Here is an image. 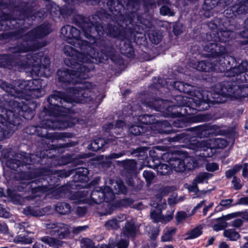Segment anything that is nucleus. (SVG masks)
Here are the masks:
<instances>
[{
    "mask_svg": "<svg viewBox=\"0 0 248 248\" xmlns=\"http://www.w3.org/2000/svg\"><path fill=\"white\" fill-rule=\"evenodd\" d=\"M68 66L72 69L59 70L57 72L58 80L62 82L72 83L77 84L70 87L66 94L58 93L50 95L48 102L50 105L49 111L51 117L43 121V126L49 129H62L72 126L74 122L69 121L65 116L69 113L70 108L72 107V102L84 103L85 98L91 95L93 85L89 82H82V79L89 77L88 73L91 68L86 64L74 62Z\"/></svg>",
    "mask_w": 248,
    "mask_h": 248,
    "instance_id": "f257e3e1",
    "label": "nucleus"
},
{
    "mask_svg": "<svg viewBox=\"0 0 248 248\" xmlns=\"http://www.w3.org/2000/svg\"><path fill=\"white\" fill-rule=\"evenodd\" d=\"M42 80L40 79L31 80L15 81L14 85L6 82H2L1 87L7 94L4 95L5 108L0 106V140L11 136L15 129V126L19 124L18 116L21 111H26L27 106L23 105V101L19 102L11 99L8 100L10 96L12 97L25 98L29 97L39 98L45 93L42 88Z\"/></svg>",
    "mask_w": 248,
    "mask_h": 248,
    "instance_id": "f03ea898",
    "label": "nucleus"
},
{
    "mask_svg": "<svg viewBox=\"0 0 248 248\" xmlns=\"http://www.w3.org/2000/svg\"><path fill=\"white\" fill-rule=\"evenodd\" d=\"M51 31L49 25L44 24L33 29L30 32L23 36L25 42L23 44L24 47L10 48L11 52L14 53L13 60L7 59V56L3 57L5 60L1 66L7 67L11 68V67L18 66L23 67L25 69H29L28 71L32 75H39L41 69L43 68L46 69L47 65L50 64V60L47 58H44V61L46 64H41V59L38 54L32 55L28 54L27 57L22 56L19 53L29 50H33L39 48L42 46L35 44V41L37 38L43 37Z\"/></svg>",
    "mask_w": 248,
    "mask_h": 248,
    "instance_id": "7ed1b4c3",
    "label": "nucleus"
},
{
    "mask_svg": "<svg viewBox=\"0 0 248 248\" xmlns=\"http://www.w3.org/2000/svg\"><path fill=\"white\" fill-rule=\"evenodd\" d=\"M215 95L217 97H214V100H211L208 96L207 93L203 92L201 93L197 92L194 94L190 95V96L178 95L176 96V100L178 102V106L185 107L181 108V113L184 111L186 116L179 118L173 122V125L177 127H183L186 125V123H197L205 121L206 117L203 114H198L197 115H191L194 110L200 111L207 109L209 107V102H212L217 103H223L225 99L223 97L222 99L220 94H216Z\"/></svg>",
    "mask_w": 248,
    "mask_h": 248,
    "instance_id": "20e7f679",
    "label": "nucleus"
},
{
    "mask_svg": "<svg viewBox=\"0 0 248 248\" xmlns=\"http://www.w3.org/2000/svg\"><path fill=\"white\" fill-rule=\"evenodd\" d=\"M109 184L110 187L106 186L103 189L101 187H95L90 194V200L85 197L87 193L85 190L78 192L77 195L78 196H81V198L79 200V202L91 204H99L104 201L108 202L114 199V193L125 194L127 191L125 186L121 180L116 181L110 180Z\"/></svg>",
    "mask_w": 248,
    "mask_h": 248,
    "instance_id": "39448f33",
    "label": "nucleus"
},
{
    "mask_svg": "<svg viewBox=\"0 0 248 248\" xmlns=\"http://www.w3.org/2000/svg\"><path fill=\"white\" fill-rule=\"evenodd\" d=\"M77 47H78L80 51L73 49L69 45H66L63 48V52L69 58L65 59L64 62L67 65L69 62L74 63V62H79L83 65L89 62H101L102 60L107 59V56L105 54H100L98 52L95 53L94 49L92 46H89L87 41H83V49H82L77 43L72 44Z\"/></svg>",
    "mask_w": 248,
    "mask_h": 248,
    "instance_id": "423d86ee",
    "label": "nucleus"
},
{
    "mask_svg": "<svg viewBox=\"0 0 248 248\" xmlns=\"http://www.w3.org/2000/svg\"><path fill=\"white\" fill-rule=\"evenodd\" d=\"M204 49L210 53L212 58L207 61H201L196 63H191L192 66L200 71L210 72L218 71V60L225 53V48L219 43H209L204 46Z\"/></svg>",
    "mask_w": 248,
    "mask_h": 248,
    "instance_id": "0eeeda50",
    "label": "nucleus"
},
{
    "mask_svg": "<svg viewBox=\"0 0 248 248\" xmlns=\"http://www.w3.org/2000/svg\"><path fill=\"white\" fill-rule=\"evenodd\" d=\"M170 188L168 187H163L159 191V194L153 198L151 202V205L155 209H152L150 213L151 218L155 222L166 223L172 219L173 217V211L165 216L161 214L162 209L166 208L167 205L166 201L163 199L162 197L166 196L169 192Z\"/></svg>",
    "mask_w": 248,
    "mask_h": 248,
    "instance_id": "6e6552de",
    "label": "nucleus"
},
{
    "mask_svg": "<svg viewBox=\"0 0 248 248\" xmlns=\"http://www.w3.org/2000/svg\"><path fill=\"white\" fill-rule=\"evenodd\" d=\"M228 145L227 141L223 139L216 138L208 139L201 141H195L191 145V148L196 152L203 151L198 155L203 157H210L211 155L208 152L212 149L224 148Z\"/></svg>",
    "mask_w": 248,
    "mask_h": 248,
    "instance_id": "1a4fd4ad",
    "label": "nucleus"
},
{
    "mask_svg": "<svg viewBox=\"0 0 248 248\" xmlns=\"http://www.w3.org/2000/svg\"><path fill=\"white\" fill-rule=\"evenodd\" d=\"M61 35L63 36L70 44L77 43L83 49V40L79 38L80 32L76 28L70 25L63 27L61 30Z\"/></svg>",
    "mask_w": 248,
    "mask_h": 248,
    "instance_id": "9d476101",
    "label": "nucleus"
},
{
    "mask_svg": "<svg viewBox=\"0 0 248 248\" xmlns=\"http://www.w3.org/2000/svg\"><path fill=\"white\" fill-rule=\"evenodd\" d=\"M169 165L172 169L178 172L184 171L186 169L190 170L194 167L193 159L190 157L182 158L173 157L170 159Z\"/></svg>",
    "mask_w": 248,
    "mask_h": 248,
    "instance_id": "9b49d317",
    "label": "nucleus"
},
{
    "mask_svg": "<svg viewBox=\"0 0 248 248\" xmlns=\"http://www.w3.org/2000/svg\"><path fill=\"white\" fill-rule=\"evenodd\" d=\"M248 10V2H240L228 9L224 12V14L228 18H232L239 15L245 14Z\"/></svg>",
    "mask_w": 248,
    "mask_h": 248,
    "instance_id": "f8f14e48",
    "label": "nucleus"
},
{
    "mask_svg": "<svg viewBox=\"0 0 248 248\" xmlns=\"http://www.w3.org/2000/svg\"><path fill=\"white\" fill-rule=\"evenodd\" d=\"M170 104L171 103L168 101L159 99L155 101L152 106L157 111H164L165 110H167L168 111L169 115H172L174 114L171 112V111L175 108H177V106H172Z\"/></svg>",
    "mask_w": 248,
    "mask_h": 248,
    "instance_id": "ddd939ff",
    "label": "nucleus"
},
{
    "mask_svg": "<svg viewBox=\"0 0 248 248\" xmlns=\"http://www.w3.org/2000/svg\"><path fill=\"white\" fill-rule=\"evenodd\" d=\"M96 31L97 33L99 35H101L103 34V32L105 31L104 27L101 24H98L96 26L92 25V26L89 27L87 29L83 28V31L84 32V34L85 37L89 40V42L87 43L88 44H89L90 45H93L95 42V38L93 37L92 35L88 33V32H90L91 33H93V31Z\"/></svg>",
    "mask_w": 248,
    "mask_h": 248,
    "instance_id": "4468645a",
    "label": "nucleus"
},
{
    "mask_svg": "<svg viewBox=\"0 0 248 248\" xmlns=\"http://www.w3.org/2000/svg\"><path fill=\"white\" fill-rule=\"evenodd\" d=\"M248 62L243 61L237 66L228 70L225 75L227 77H234L246 72L245 75L248 76Z\"/></svg>",
    "mask_w": 248,
    "mask_h": 248,
    "instance_id": "2eb2a0df",
    "label": "nucleus"
},
{
    "mask_svg": "<svg viewBox=\"0 0 248 248\" xmlns=\"http://www.w3.org/2000/svg\"><path fill=\"white\" fill-rule=\"evenodd\" d=\"M126 219L125 215L119 216L106 221L104 226L108 230H116L120 228V223L126 220Z\"/></svg>",
    "mask_w": 248,
    "mask_h": 248,
    "instance_id": "dca6fc26",
    "label": "nucleus"
},
{
    "mask_svg": "<svg viewBox=\"0 0 248 248\" xmlns=\"http://www.w3.org/2000/svg\"><path fill=\"white\" fill-rule=\"evenodd\" d=\"M48 234L59 239H64L69 234V230L67 225L60 223L56 229L55 230H52L51 232H49Z\"/></svg>",
    "mask_w": 248,
    "mask_h": 248,
    "instance_id": "f3484780",
    "label": "nucleus"
},
{
    "mask_svg": "<svg viewBox=\"0 0 248 248\" xmlns=\"http://www.w3.org/2000/svg\"><path fill=\"white\" fill-rule=\"evenodd\" d=\"M118 164L124 167L126 172L131 176L137 173V163L134 160L126 159L119 161Z\"/></svg>",
    "mask_w": 248,
    "mask_h": 248,
    "instance_id": "a211bd4d",
    "label": "nucleus"
},
{
    "mask_svg": "<svg viewBox=\"0 0 248 248\" xmlns=\"http://www.w3.org/2000/svg\"><path fill=\"white\" fill-rule=\"evenodd\" d=\"M137 232L138 230L135 226L134 222L133 221H128L123 229L121 237H126L127 239H129L130 237H134L137 234Z\"/></svg>",
    "mask_w": 248,
    "mask_h": 248,
    "instance_id": "6ab92c4d",
    "label": "nucleus"
},
{
    "mask_svg": "<svg viewBox=\"0 0 248 248\" xmlns=\"http://www.w3.org/2000/svg\"><path fill=\"white\" fill-rule=\"evenodd\" d=\"M111 142L110 139L106 141L104 139L102 138L97 139L94 140L90 144V149L93 151H97L101 149L106 144Z\"/></svg>",
    "mask_w": 248,
    "mask_h": 248,
    "instance_id": "aec40b11",
    "label": "nucleus"
},
{
    "mask_svg": "<svg viewBox=\"0 0 248 248\" xmlns=\"http://www.w3.org/2000/svg\"><path fill=\"white\" fill-rule=\"evenodd\" d=\"M75 179L78 181H87L89 171L87 168H79L76 170Z\"/></svg>",
    "mask_w": 248,
    "mask_h": 248,
    "instance_id": "412c9836",
    "label": "nucleus"
},
{
    "mask_svg": "<svg viewBox=\"0 0 248 248\" xmlns=\"http://www.w3.org/2000/svg\"><path fill=\"white\" fill-rule=\"evenodd\" d=\"M23 213L26 215H31L34 217L42 216L45 214L44 209H40L38 208H33L28 206L24 209Z\"/></svg>",
    "mask_w": 248,
    "mask_h": 248,
    "instance_id": "4be33fe9",
    "label": "nucleus"
},
{
    "mask_svg": "<svg viewBox=\"0 0 248 248\" xmlns=\"http://www.w3.org/2000/svg\"><path fill=\"white\" fill-rule=\"evenodd\" d=\"M202 227L201 226H197L190 230L185 234V240L193 239L200 236L202 233Z\"/></svg>",
    "mask_w": 248,
    "mask_h": 248,
    "instance_id": "5701e85b",
    "label": "nucleus"
},
{
    "mask_svg": "<svg viewBox=\"0 0 248 248\" xmlns=\"http://www.w3.org/2000/svg\"><path fill=\"white\" fill-rule=\"evenodd\" d=\"M55 210L60 214L65 215L70 212L71 207L66 202L58 203L55 206Z\"/></svg>",
    "mask_w": 248,
    "mask_h": 248,
    "instance_id": "b1692460",
    "label": "nucleus"
},
{
    "mask_svg": "<svg viewBox=\"0 0 248 248\" xmlns=\"http://www.w3.org/2000/svg\"><path fill=\"white\" fill-rule=\"evenodd\" d=\"M164 234L161 237V239L164 242L170 241L172 240V237L176 232L175 228H167L164 230Z\"/></svg>",
    "mask_w": 248,
    "mask_h": 248,
    "instance_id": "393cba45",
    "label": "nucleus"
},
{
    "mask_svg": "<svg viewBox=\"0 0 248 248\" xmlns=\"http://www.w3.org/2000/svg\"><path fill=\"white\" fill-rule=\"evenodd\" d=\"M40 240L50 246L56 248H57L59 246H61V242L59 240L53 237L46 236L41 237Z\"/></svg>",
    "mask_w": 248,
    "mask_h": 248,
    "instance_id": "a878e982",
    "label": "nucleus"
},
{
    "mask_svg": "<svg viewBox=\"0 0 248 248\" xmlns=\"http://www.w3.org/2000/svg\"><path fill=\"white\" fill-rule=\"evenodd\" d=\"M156 171L160 175L169 174L171 171L170 166L167 164H160L156 167Z\"/></svg>",
    "mask_w": 248,
    "mask_h": 248,
    "instance_id": "bb28decb",
    "label": "nucleus"
},
{
    "mask_svg": "<svg viewBox=\"0 0 248 248\" xmlns=\"http://www.w3.org/2000/svg\"><path fill=\"white\" fill-rule=\"evenodd\" d=\"M174 85L180 92H184L187 93L191 92L190 88H192L188 84L179 81L175 82Z\"/></svg>",
    "mask_w": 248,
    "mask_h": 248,
    "instance_id": "cd10ccee",
    "label": "nucleus"
},
{
    "mask_svg": "<svg viewBox=\"0 0 248 248\" xmlns=\"http://www.w3.org/2000/svg\"><path fill=\"white\" fill-rule=\"evenodd\" d=\"M233 89L232 88L228 89L227 92L226 93L223 89H222L221 93L225 94L226 95L232 96L235 98L241 97L242 95L240 94V88L239 87H234Z\"/></svg>",
    "mask_w": 248,
    "mask_h": 248,
    "instance_id": "c85d7f7f",
    "label": "nucleus"
},
{
    "mask_svg": "<svg viewBox=\"0 0 248 248\" xmlns=\"http://www.w3.org/2000/svg\"><path fill=\"white\" fill-rule=\"evenodd\" d=\"M224 235L232 241L236 240L239 237L238 233L232 229L225 230L224 232Z\"/></svg>",
    "mask_w": 248,
    "mask_h": 248,
    "instance_id": "c756f323",
    "label": "nucleus"
},
{
    "mask_svg": "<svg viewBox=\"0 0 248 248\" xmlns=\"http://www.w3.org/2000/svg\"><path fill=\"white\" fill-rule=\"evenodd\" d=\"M212 176V174L207 172H202L199 174L194 180V182L198 183H202L205 180Z\"/></svg>",
    "mask_w": 248,
    "mask_h": 248,
    "instance_id": "7c9ffc66",
    "label": "nucleus"
},
{
    "mask_svg": "<svg viewBox=\"0 0 248 248\" xmlns=\"http://www.w3.org/2000/svg\"><path fill=\"white\" fill-rule=\"evenodd\" d=\"M129 132L134 135H139L144 133L145 130L142 126L138 125H134L129 128Z\"/></svg>",
    "mask_w": 248,
    "mask_h": 248,
    "instance_id": "2f4dec72",
    "label": "nucleus"
},
{
    "mask_svg": "<svg viewBox=\"0 0 248 248\" xmlns=\"http://www.w3.org/2000/svg\"><path fill=\"white\" fill-rule=\"evenodd\" d=\"M82 248H95L94 242L90 239L84 238L80 241Z\"/></svg>",
    "mask_w": 248,
    "mask_h": 248,
    "instance_id": "473e14b6",
    "label": "nucleus"
},
{
    "mask_svg": "<svg viewBox=\"0 0 248 248\" xmlns=\"http://www.w3.org/2000/svg\"><path fill=\"white\" fill-rule=\"evenodd\" d=\"M60 222H57L54 221H47L45 223V226L47 230V233L48 234L49 232H51L52 230H55L58 224Z\"/></svg>",
    "mask_w": 248,
    "mask_h": 248,
    "instance_id": "72a5a7b5",
    "label": "nucleus"
},
{
    "mask_svg": "<svg viewBox=\"0 0 248 248\" xmlns=\"http://www.w3.org/2000/svg\"><path fill=\"white\" fill-rule=\"evenodd\" d=\"M242 168L241 165H236L231 170H229L226 172V176L229 178L233 176L237 172L239 171Z\"/></svg>",
    "mask_w": 248,
    "mask_h": 248,
    "instance_id": "f704fd0d",
    "label": "nucleus"
},
{
    "mask_svg": "<svg viewBox=\"0 0 248 248\" xmlns=\"http://www.w3.org/2000/svg\"><path fill=\"white\" fill-rule=\"evenodd\" d=\"M149 38L153 43L155 44L159 43L161 40V36L155 32L149 33Z\"/></svg>",
    "mask_w": 248,
    "mask_h": 248,
    "instance_id": "c9c22d12",
    "label": "nucleus"
},
{
    "mask_svg": "<svg viewBox=\"0 0 248 248\" xmlns=\"http://www.w3.org/2000/svg\"><path fill=\"white\" fill-rule=\"evenodd\" d=\"M143 176L148 183H150L155 178V175L150 170H144Z\"/></svg>",
    "mask_w": 248,
    "mask_h": 248,
    "instance_id": "e433bc0d",
    "label": "nucleus"
},
{
    "mask_svg": "<svg viewBox=\"0 0 248 248\" xmlns=\"http://www.w3.org/2000/svg\"><path fill=\"white\" fill-rule=\"evenodd\" d=\"M15 241L17 243H31V241L28 238H26L24 235H22L21 234L18 235L16 236L14 239Z\"/></svg>",
    "mask_w": 248,
    "mask_h": 248,
    "instance_id": "4c0bfd02",
    "label": "nucleus"
},
{
    "mask_svg": "<svg viewBox=\"0 0 248 248\" xmlns=\"http://www.w3.org/2000/svg\"><path fill=\"white\" fill-rule=\"evenodd\" d=\"M117 248H127L128 245V239L126 237H121L120 241L116 244Z\"/></svg>",
    "mask_w": 248,
    "mask_h": 248,
    "instance_id": "58836bf2",
    "label": "nucleus"
},
{
    "mask_svg": "<svg viewBox=\"0 0 248 248\" xmlns=\"http://www.w3.org/2000/svg\"><path fill=\"white\" fill-rule=\"evenodd\" d=\"M160 13L162 15H168L172 16L174 15V13L172 12L170 9L167 6H162L160 9Z\"/></svg>",
    "mask_w": 248,
    "mask_h": 248,
    "instance_id": "ea45409f",
    "label": "nucleus"
},
{
    "mask_svg": "<svg viewBox=\"0 0 248 248\" xmlns=\"http://www.w3.org/2000/svg\"><path fill=\"white\" fill-rule=\"evenodd\" d=\"M219 166L216 163H209L206 164V169L209 171H214L218 170Z\"/></svg>",
    "mask_w": 248,
    "mask_h": 248,
    "instance_id": "a19ab883",
    "label": "nucleus"
},
{
    "mask_svg": "<svg viewBox=\"0 0 248 248\" xmlns=\"http://www.w3.org/2000/svg\"><path fill=\"white\" fill-rule=\"evenodd\" d=\"M106 33L109 34L114 37H118L120 35V31H118L115 30L114 27L112 28L111 26L108 27V31H106Z\"/></svg>",
    "mask_w": 248,
    "mask_h": 248,
    "instance_id": "79ce46f5",
    "label": "nucleus"
},
{
    "mask_svg": "<svg viewBox=\"0 0 248 248\" xmlns=\"http://www.w3.org/2000/svg\"><path fill=\"white\" fill-rule=\"evenodd\" d=\"M0 217L5 218L10 217V213L1 204H0Z\"/></svg>",
    "mask_w": 248,
    "mask_h": 248,
    "instance_id": "37998d69",
    "label": "nucleus"
},
{
    "mask_svg": "<svg viewBox=\"0 0 248 248\" xmlns=\"http://www.w3.org/2000/svg\"><path fill=\"white\" fill-rule=\"evenodd\" d=\"M125 153L124 151H122L119 153H111L110 155L107 156V159H116L120 158L125 155Z\"/></svg>",
    "mask_w": 248,
    "mask_h": 248,
    "instance_id": "c03bdc74",
    "label": "nucleus"
},
{
    "mask_svg": "<svg viewBox=\"0 0 248 248\" xmlns=\"http://www.w3.org/2000/svg\"><path fill=\"white\" fill-rule=\"evenodd\" d=\"M46 190V188L45 186H38L36 187H34L32 190V193H38L36 195L37 196H41V193L45 192Z\"/></svg>",
    "mask_w": 248,
    "mask_h": 248,
    "instance_id": "a18cd8bd",
    "label": "nucleus"
},
{
    "mask_svg": "<svg viewBox=\"0 0 248 248\" xmlns=\"http://www.w3.org/2000/svg\"><path fill=\"white\" fill-rule=\"evenodd\" d=\"M245 29L241 33L242 37L247 39L246 43H248V18L245 21Z\"/></svg>",
    "mask_w": 248,
    "mask_h": 248,
    "instance_id": "49530a36",
    "label": "nucleus"
},
{
    "mask_svg": "<svg viewBox=\"0 0 248 248\" xmlns=\"http://www.w3.org/2000/svg\"><path fill=\"white\" fill-rule=\"evenodd\" d=\"M116 246L115 242L113 240H110L108 245L101 244L95 247V248H114Z\"/></svg>",
    "mask_w": 248,
    "mask_h": 248,
    "instance_id": "de8ad7c7",
    "label": "nucleus"
},
{
    "mask_svg": "<svg viewBox=\"0 0 248 248\" xmlns=\"http://www.w3.org/2000/svg\"><path fill=\"white\" fill-rule=\"evenodd\" d=\"M187 217V214L183 211L178 212L176 215V218L178 222H181Z\"/></svg>",
    "mask_w": 248,
    "mask_h": 248,
    "instance_id": "09e8293b",
    "label": "nucleus"
},
{
    "mask_svg": "<svg viewBox=\"0 0 248 248\" xmlns=\"http://www.w3.org/2000/svg\"><path fill=\"white\" fill-rule=\"evenodd\" d=\"M240 181V179L237 178L236 177H233V180H232V184L235 189H239L241 188L242 186Z\"/></svg>",
    "mask_w": 248,
    "mask_h": 248,
    "instance_id": "8fccbe9b",
    "label": "nucleus"
},
{
    "mask_svg": "<svg viewBox=\"0 0 248 248\" xmlns=\"http://www.w3.org/2000/svg\"><path fill=\"white\" fill-rule=\"evenodd\" d=\"M8 227L4 222H0V232L3 234L8 233Z\"/></svg>",
    "mask_w": 248,
    "mask_h": 248,
    "instance_id": "3c124183",
    "label": "nucleus"
},
{
    "mask_svg": "<svg viewBox=\"0 0 248 248\" xmlns=\"http://www.w3.org/2000/svg\"><path fill=\"white\" fill-rule=\"evenodd\" d=\"M232 202V199L222 200L220 201L219 204L222 206L228 208L231 206Z\"/></svg>",
    "mask_w": 248,
    "mask_h": 248,
    "instance_id": "603ef678",
    "label": "nucleus"
},
{
    "mask_svg": "<svg viewBox=\"0 0 248 248\" xmlns=\"http://www.w3.org/2000/svg\"><path fill=\"white\" fill-rule=\"evenodd\" d=\"M227 227L226 223L222 222L216 224L213 226V229L216 231L222 230Z\"/></svg>",
    "mask_w": 248,
    "mask_h": 248,
    "instance_id": "864d4df0",
    "label": "nucleus"
},
{
    "mask_svg": "<svg viewBox=\"0 0 248 248\" xmlns=\"http://www.w3.org/2000/svg\"><path fill=\"white\" fill-rule=\"evenodd\" d=\"M88 228L87 226H78L74 228L73 229V232L75 234H78V233L85 231Z\"/></svg>",
    "mask_w": 248,
    "mask_h": 248,
    "instance_id": "5fc2aeb1",
    "label": "nucleus"
},
{
    "mask_svg": "<svg viewBox=\"0 0 248 248\" xmlns=\"http://www.w3.org/2000/svg\"><path fill=\"white\" fill-rule=\"evenodd\" d=\"M199 136H202L206 134V129L204 126H200L196 128Z\"/></svg>",
    "mask_w": 248,
    "mask_h": 248,
    "instance_id": "6e6d98bb",
    "label": "nucleus"
},
{
    "mask_svg": "<svg viewBox=\"0 0 248 248\" xmlns=\"http://www.w3.org/2000/svg\"><path fill=\"white\" fill-rule=\"evenodd\" d=\"M188 190L191 192H197L198 191V187L197 184L193 181L191 185H190L187 187Z\"/></svg>",
    "mask_w": 248,
    "mask_h": 248,
    "instance_id": "4d7b16f0",
    "label": "nucleus"
},
{
    "mask_svg": "<svg viewBox=\"0 0 248 248\" xmlns=\"http://www.w3.org/2000/svg\"><path fill=\"white\" fill-rule=\"evenodd\" d=\"M86 212V208L82 207H78L76 210L77 214L79 217L83 216Z\"/></svg>",
    "mask_w": 248,
    "mask_h": 248,
    "instance_id": "13d9d810",
    "label": "nucleus"
},
{
    "mask_svg": "<svg viewBox=\"0 0 248 248\" xmlns=\"http://www.w3.org/2000/svg\"><path fill=\"white\" fill-rule=\"evenodd\" d=\"M242 224V220L241 219L237 218L232 221V226L235 227H239Z\"/></svg>",
    "mask_w": 248,
    "mask_h": 248,
    "instance_id": "bf43d9fd",
    "label": "nucleus"
},
{
    "mask_svg": "<svg viewBox=\"0 0 248 248\" xmlns=\"http://www.w3.org/2000/svg\"><path fill=\"white\" fill-rule=\"evenodd\" d=\"M238 204L248 205V197L240 198L239 200Z\"/></svg>",
    "mask_w": 248,
    "mask_h": 248,
    "instance_id": "052dcab7",
    "label": "nucleus"
},
{
    "mask_svg": "<svg viewBox=\"0 0 248 248\" xmlns=\"http://www.w3.org/2000/svg\"><path fill=\"white\" fill-rule=\"evenodd\" d=\"M125 125V123L122 121H118L116 122L114 129L116 128H123Z\"/></svg>",
    "mask_w": 248,
    "mask_h": 248,
    "instance_id": "680f3d73",
    "label": "nucleus"
},
{
    "mask_svg": "<svg viewBox=\"0 0 248 248\" xmlns=\"http://www.w3.org/2000/svg\"><path fill=\"white\" fill-rule=\"evenodd\" d=\"M107 207L108 208V210L106 212L102 213V215H110L112 213V210L111 209V205L108 203L107 204Z\"/></svg>",
    "mask_w": 248,
    "mask_h": 248,
    "instance_id": "e2e57ef3",
    "label": "nucleus"
},
{
    "mask_svg": "<svg viewBox=\"0 0 248 248\" xmlns=\"http://www.w3.org/2000/svg\"><path fill=\"white\" fill-rule=\"evenodd\" d=\"M204 204V201H202L201 202L199 203H198L193 209L192 210V214H194L196 212V210L201 208Z\"/></svg>",
    "mask_w": 248,
    "mask_h": 248,
    "instance_id": "0e129e2a",
    "label": "nucleus"
},
{
    "mask_svg": "<svg viewBox=\"0 0 248 248\" xmlns=\"http://www.w3.org/2000/svg\"><path fill=\"white\" fill-rule=\"evenodd\" d=\"M32 248H46V246L42 243L36 242L34 244Z\"/></svg>",
    "mask_w": 248,
    "mask_h": 248,
    "instance_id": "69168bd1",
    "label": "nucleus"
},
{
    "mask_svg": "<svg viewBox=\"0 0 248 248\" xmlns=\"http://www.w3.org/2000/svg\"><path fill=\"white\" fill-rule=\"evenodd\" d=\"M218 248H229V246L226 242H223L219 244Z\"/></svg>",
    "mask_w": 248,
    "mask_h": 248,
    "instance_id": "338daca9",
    "label": "nucleus"
},
{
    "mask_svg": "<svg viewBox=\"0 0 248 248\" xmlns=\"http://www.w3.org/2000/svg\"><path fill=\"white\" fill-rule=\"evenodd\" d=\"M241 216L243 219L248 220V210L242 213Z\"/></svg>",
    "mask_w": 248,
    "mask_h": 248,
    "instance_id": "774afa93",
    "label": "nucleus"
}]
</instances>
